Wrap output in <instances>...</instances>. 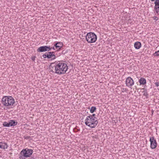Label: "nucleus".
Here are the masks:
<instances>
[{"label":"nucleus","instance_id":"1","mask_svg":"<svg viewBox=\"0 0 159 159\" xmlns=\"http://www.w3.org/2000/svg\"><path fill=\"white\" fill-rule=\"evenodd\" d=\"M55 70L54 71L51 69L50 72L52 73H56L59 75L65 73L68 69V67L66 63L62 62L57 63L54 65Z\"/></svg>","mask_w":159,"mask_h":159},{"label":"nucleus","instance_id":"2","mask_svg":"<svg viewBox=\"0 0 159 159\" xmlns=\"http://www.w3.org/2000/svg\"><path fill=\"white\" fill-rule=\"evenodd\" d=\"M2 102L5 106H10L14 104L15 100L11 96H4L2 99Z\"/></svg>","mask_w":159,"mask_h":159},{"label":"nucleus","instance_id":"3","mask_svg":"<svg viewBox=\"0 0 159 159\" xmlns=\"http://www.w3.org/2000/svg\"><path fill=\"white\" fill-rule=\"evenodd\" d=\"M98 121L97 119H94L89 116H87L85 120V123L86 125L91 128H94L98 124Z\"/></svg>","mask_w":159,"mask_h":159},{"label":"nucleus","instance_id":"4","mask_svg":"<svg viewBox=\"0 0 159 159\" xmlns=\"http://www.w3.org/2000/svg\"><path fill=\"white\" fill-rule=\"evenodd\" d=\"M33 152V151L32 149H23L20 153L19 158L20 159H25V158L30 157Z\"/></svg>","mask_w":159,"mask_h":159},{"label":"nucleus","instance_id":"5","mask_svg":"<svg viewBox=\"0 0 159 159\" xmlns=\"http://www.w3.org/2000/svg\"><path fill=\"white\" fill-rule=\"evenodd\" d=\"M86 39L88 43H93L96 41L97 36L94 33L89 32L87 34Z\"/></svg>","mask_w":159,"mask_h":159},{"label":"nucleus","instance_id":"6","mask_svg":"<svg viewBox=\"0 0 159 159\" xmlns=\"http://www.w3.org/2000/svg\"><path fill=\"white\" fill-rule=\"evenodd\" d=\"M52 48H50V46H44L39 47L37 49V51L38 52H44L47 51H49L52 49Z\"/></svg>","mask_w":159,"mask_h":159},{"label":"nucleus","instance_id":"7","mask_svg":"<svg viewBox=\"0 0 159 159\" xmlns=\"http://www.w3.org/2000/svg\"><path fill=\"white\" fill-rule=\"evenodd\" d=\"M149 141L150 142V147L152 149L155 148L157 146V143L156 139L153 137L150 138Z\"/></svg>","mask_w":159,"mask_h":159},{"label":"nucleus","instance_id":"8","mask_svg":"<svg viewBox=\"0 0 159 159\" xmlns=\"http://www.w3.org/2000/svg\"><path fill=\"white\" fill-rule=\"evenodd\" d=\"M125 84L126 86L130 87L134 84V82L133 79L129 77L126 79Z\"/></svg>","mask_w":159,"mask_h":159},{"label":"nucleus","instance_id":"9","mask_svg":"<svg viewBox=\"0 0 159 159\" xmlns=\"http://www.w3.org/2000/svg\"><path fill=\"white\" fill-rule=\"evenodd\" d=\"M47 58H51L52 59H54L55 58V52H49L47 53Z\"/></svg>","mask_w":159,"mask_h":159},{"label":"nucleus","instance_id":"10","mask_svg":"<svg viewBox=\"0 0 159 159\" xmlns=\"http://www.w3.org/2000/svg\"><path fill=\"white\" fill-rule=\"evenodd\" d=\"M8 146L6 143H1L0 144V148L2 149H7Z\"/></svg>","mask_w":159,"mask_h":159},{"label":"nucleus","instance_id":"11","mask_svg":"<svg viewBox=\"0 0 159 159\" xmlns=\"http://www.w3.org/2000/svg\"><path fill=\"white\" fill-rule=\"evenodd\" d=\"M141 43L139 42H137L134 44V47L136 49H139L141 47Z\"/></svg>","mask_w":159,"mask_h":159},{"label":"nucleus","instance_id":"12","mask_svg":"<svg viewBox=\"0 0 159 159\" xmlns=\"http://www.w3.org/2000/svg\"><path fill=\"white\" fill-rule=\"evenodd\" d=\"M62 44L60 42L54 44V46L56 48L60 49L62 47Z\"/></svg>","mask_w":159,"mask_h":159},{"label":"nucleus","instance_id":"13","mask_svg":"<svg viewBox=\"0 0 159 159\" xmlns=\"http://www.w3.org/2000/svg\"><path fill=\"white\" fill-rule=\"evenodd\" d=\"M139 82L140 84L144 85L146 84V80L144 78H141L139 80Z\"/></svg>","mask_w":159,"mask_h":159},{"label":"nucleus","instance_id":"14","mask_svg":"<svg viewBox=\"0 0 159 159\" xmlns=\"http://www.w3.org/2000/svg\"><path fill=\"white\" fill-rule=\"evenodd\" d=\"M9 124L11 126H14L16 125L17 124V122H15L13 120H10L9 122Z\"/></svg>","mask_w":159,"mask_h":159},{"label":"nucleus","instance_id":"15","mask_svg":"<svg viewBox=\"0 0 159 159\" xmlns=\"http://www.w3.org/2000/svg\"><path fill=\"white\" fill-rule=\"evenodd\" d=\"M142 90H143V91H142V93H143V95L145 96L146 97H147L148 94L147 92V90L144 89H142Z\"/></svg>","mask_w":159,"mask_h":159},{"label":"nucleus","instance_id":"16","mask_svg":"<svg viewBox=\"0 0 159 159\" xmlns=\"http://www.w3.org/2000/svg\"><path fill=\"white\" fill-rule=\"evenodd\" d=\"M155 10L156 11V13H158L159 12V5H155L154 7Z\"/></svg>","mask_w":159,"mask_h":159},{"label":"nucleus","instance_id":"17","mask_svg":"<svg viewBox=\"0 0 159 159\" xmlns=\"http://www.w3.org/2000/svg\"><path fill=\"white\" fill-rule=\"evenodd\" d=\"M3 125L5 127H10V126L9 123L7 122H3Z\"/></svg>","mask_w":159,"mask_h":159},{"label":"nucleus","instance_id":"18","mask_svg":"<svg viewBox=\"0 0 159 159\" xmlns=\"http://www.w3.org/2000/svg\"><path fill=\"white\" fill-rule=\"evenodd\" d=\"M96 108L95 107H91L90 111L91 113H93L96 110Z\"/></svg>","mask_w":159,"mask_h":159},{"label":"nucleus","instance_id":"19","mask_svg":"<svg viewBox=\"0 0 159 159\" xmlns=\"http://www.w3.org/2000/svg\"><path fill=\"white\" fill-rule=\"evenodd\" d=\"M95 114H93L92 115H90L89 116L92 118L95 119H95H97V118L96 117H95Z\"/></svg>","mask_w":159,"mask_h":159},{"label":"nucleus","instance_id":"20","mask_svg":"<svg viewBox=\"0 0 159 159\" xmlns=\"http://www.w3.org/2000/svg\"><path fill=\"white\" fill-rule=\"evenodd\" d=\"M155 5H159V0H156L155 2Z\"/></svg>","mask_w":159,"mask_h":159},{"label":"nucleus","instance_id":"21","mask_svg":"<svg viewBox=\"0 0 159 159\" xmlns=\"http://www.w3.org/2000/svg\"><path fill=\"white\" fill-rule=\"evenodd\" d=\"M154 55L155 56H159V50L155 52L154 54Z\"/></svg>","mask_w":159,"mask_h":159},{"label":"nucleus","instance_id":"22","mask_svg":"<svg viewBox=\"0 0 159 159\" xmlns=\"http://www.w3.org/2000/svg\"><path fill=\"white\" fill-rule=\"evenodd\" d=\"M43 57L44 58H46L47 57V54H44L43 55Z\"/></svg>","mask_w":159,"mask_h":159},{"label":"nucleus","instance_id":"23","mask_svg":"<svg viewBox=\"0 0 159 159\" xmlns=\"http://www.w3.org/2000/svg\"><path fill=\"white\" fill-rule=\"evenodd\" d=\"M155 84L157 87L159 86V83L158 82H156Z\"/></svg>","mask_w":159,"mask_h":159},{"label":"nucleus","instance_id":"24","mask_svg":"<svg viewBox=\"0 0 159 159\" xmlns=\"http://www.w3.org/2000/svg\"><path fill=\"white\" fill-rule=\"evenodd\" d=\"M35 57H32V58H31L32 60L34 61L35 60Z\"/></svg>","mask_w":159,"mask_h":159},{"label":"nucleus","instance_id":"25","mask_svg":"<svg viewBox=\"0 0 159 159\" xmlns=\"http://www.w3.org/2000/svg\"><path fill=\"white\" fill-rule=\"evenodd\" d=\"M54 64H55V63H51V66L52 65H54Z\"/></svg>","mask_w":159,"mask_h":159},{"label":"nucleus","instance_id":"26","mask_svg":"<svg viewBox=\"0 0 159 159\" xmlns=\"http://www.w3.org/2000/svg\"><path fill=\"white\" fill-rule=\"evenodd\" d=\"M52 49H53L54 50H55V48H54V47H52Z\"/></svg>","mask_w":159,"mask_h":159},{"label":"nucleus","instance_id":"27","mask_svg":"<svg viewBox=\"0 0 159 159\" xmlns=\"http://www.w3.org/2000/svg\"><path fill=\"white\" fill-rule=\"evenodd\" d=\"M156 18H155V19L156 20H157V17H155Z\"/></svg>","mask_w":159,"mask_h":159},{"label":"nucleus","instance_id":"28","mask_svg":"<svg viewBox=\"0 0 159 159\" xmlns=\"http://www.w3.org/2000/svg\"><path fill=\"white\" fill-rule=\"evenodd\" d=\"M125 90V89H124V88L123 89V90Z\"/></svg>","mask_w":159,"mask_h":159},{"label":"nucleus","instance_id":"29","mask_svg":"<svg viewBox=\"0 0 159 159\" xmlns=\"http://www.w3.org/2000/svg\"><path fill=\"white\" fill-rule=\"evenodd\" d=\"M151 1H154L155 0H151Z\"/></svg>","mask_w":159,"mask_h":159}]
</instances>
